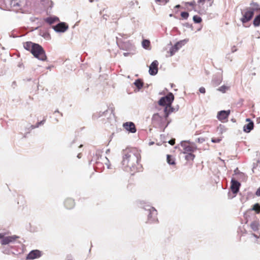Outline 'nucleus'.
<instances>
[{"label":"nucleus","instance_id":"7","mask_svg":"<svg viewBox=\"0 0 260 260\" xmlns=\"http://www.w3.org/2000/svg\"><path fill=\"white\" fill-rule=\"evenodd\" d=\"M158 62L157 60H154L149 67V73L151 75H155L158 72Z\"/></svg>","mask_w":260,"mask_h":260},{"label":"nucleus","instance_id":"46","mask_svg":"<svg viewBox=\"0 0 260 260\" xmlns=\"http://www.w3.org/2000/svg\"><path fill=\"white\" fill-rule=\"evenodd\" d=\"M127 55V53H124V56H126Z\"/></svg>","mask_w":260,"mask_h":260},{"label":"nucleus","instance_id":"47","mask_svg":"<svg viewBox=\"0 0 260 260\" xmlns=\"http://www.w3.org/2000/svg\"><path fill=\"white\" fill-rule=\"evenodd\" d=\"M90 1L91 2H92V0H90Z\"/></svg>","mask_w":260,"mask_h":260},{"label":"nucleus","instance_id":"10","mask_svg":"<svg viewBox=\"0 0 260 260\" xmlns=\"http://www.w3.org/2000/svg\"><path fill=\"white\" fill-rule=\"evenodd\" d=\"M184 153H191L194 151V148L188 142H184L181 144Z\"/></svg>","mask_w":260,"mask_h":260},{"label":"nucleus","instance_id":"8","mask_svg":"<svg viewBox=\"0 0 260 260\" xmlns=\"http://www.w3.org/2000/svg\"><path fill=\"white\" fill-rule=\"evenodd\" d=\"M123 127L129 132L134 133L136 132L135 124L132 122H127L123 124Z\"/></svg>","mask_w":260,"mask_h":260},{"label":"nucleus","instance_id":"12","mask_svg":"<svg viewBox=\"0 0 260 260\" xmlns=\"http://www.w3.org/2000/svg\"><path fill=\"white\" fill-rule=\"evenodd\" d=\"M240 183L234 179L232 180L231 189L234 193H237L239 191Z\"/></svg>","mask_w":260,"mask_h":260},{"label":"nucleus","instance_id":"43","mask_svg":"<svg viewBox=\"0 0 260 260\" xmlns=\"http://www.w3.org/2000/svg\"><path fill=\"white\" fill-rule=\"evenodd\" d=\"M3 237V234H0V239Z\"/></svg>","mask_w":260,"mask_h":260},{"label":"nucleus","instance_id":"24","mask_svg":"<svg viewBox=\"0 0 260 260\" xmlns=\"http://www.w3.org/2000/svg\"><path fill=\"white\" fill-rule=\"evenodd\" d=\"M253 25L258 26L260 25V14L256 16L253 20Z\"/></svg>","mask_w":260,"mask_h":260},{"label":"nucleus","instance_id":"33","mask_svg":"<svg viewBox=\"0 0 260 260\" xmlns=\"http://www.w3.org/2000/svg\"><path fill=\"white\" fill-rule=\"evenodd\" d=\"M187 5H189L190 6L193 7V8L196 6V3L195 1H192L191 2H188L186 3Z\"/></svg>","mask_w":260,"mask_h":260},{"label":"nucleus","instance_id":"4","mask_svg":"<svg viewBox=\"0 0 260 260\" xmlns=\"http://www.w3.org/2000/svg\"><path fill=\"white\" fill-rule=\"evenodd\" d=\"M168 116L169 115H153L152 118V122L159 126L166 127L169 123L168 121Z\"/></svg>","mask_w":260,"mask_h":260},{"label":"nucleus","instance_id":"6","mask_svg":"<svg viewBox=\"0 0 260 260\" xmlns=\"http://www.w3.org/2000/svg\"><path fill=\"white\" fill-rule=\"evenodd\" d=\"M19 237L13 235L10 236L4 237L3 235V237L1 238L2 240L1 241V243L2 245H7L10 243H12L15 242L18 239Z\"/></svg>","mask_w":260,"mask_h":260},{"label":"nucleus","instance_id":"2","mask_svg":"<svg viewBox=\"0 0 260 260\" xmlns=\"http://www.w3.org/2000/svg\"><path fill=\"white\" fill-rule=\"evenodd\" d=\"M23 47L38 59L42 61L46 60L45 52L41 45L31 42H26L23 44Z\"/></svg>","mask_w":260,"mask_h":260},{"label":"nucleus","instance_id":"44","mask_svg":"<svg viewBox=\"0 0 260 260\" xmlns=\"http://www.w3.org/2000/svg\"><path fill=\"white\" fill-rule=\"evenodd\" d=\"M66 260H73V259L70 257H68Z\"/></svg>","mask_w":260,"mask_h":260},{"label":"nucleus","instance_id":"39","mask_svg":"<svg viewBox=\"0 0 260 260\" xmlns=\"http://www.w3.org/2000/svg\"><path fill=\"white\" fill-rule=\"evenodd\" d=\"M220 140L219 139H212V142L213 143H218L219 142Z\"/></svg>","mask_w":260,"mask_h":260},{"label":"nucleus","instance_id":"14","mask_svg":"<svg viewBox=\"0 0 260 260\" xmlns=\"http://www.w3.org/2000/svg\"><path fill=\"white\" fill-rule=\"evenodd\" d=\"M119 46L121 49L127 51L131 49L132 44L129 41L126 42H121L119 44Z\"/></svg>","mask_w":260,"mask_h":260},{"label":"nucleus","instance_id":"17","mask_svg":"<svg viewBox=\"0 0 260 260\" xmlns=\"http://www.w3.org/2000/svg\"><path fill=\"white\" fill-rule=\"evenodd\" d=\"M259 222L257 220L253 221L250 224L251 229L253 231H258L259 230Z\"/></svg>","mask_w":260,"mask_h":260},{"label":"nucleus","instance_id":"1","mask_svg":"<svg viewBox=\"0 0 260 260\" xmlns=\"http://www.w3.org/2000/svg\"><path fill=\"white\" fill-rule=\"evenodd\" d=\"M140 154L135 149H126L122 161V168L127 172H134L136 170V165L140 159Z\"/></svg>","mask_w":260,"mask_h":260},{"label":"nucleus","instance_id":"28","mask_svg":"<svg viewBox=\"0 0 260 260\" xmlns=\"http://www.w3.org/2000/svg\"><path fill=\"white\" fill-rule=\"evenodd\" d=\"M115 110V108L113 105H110L108 107V109L106 110V113L112 114Z\"/></svg>","mask_w":260,"mask_h":260},{"label":"nucleus","instance_id":"35","mask_svg":"<svg viewBox=\"0 0 260 260\" xmlns=\"http://www.w3.org/2000/svg\"><path fill=\"white\" fill-rule=\"evenodd\" d=\"M205 141V139L204 138H199L198 139H197V142L198 143H203V142H204Z\"/></svg>","mask_w":260,"mask_h":260},{"label":"nucleus","instance_id":"29","mask_svg":"<svg viewBox=\"0 0 260 260\" xmlns=\"http://www.w3.org/2000/svg\"><path fill=\"white\" fill-rule=\"evenodd\" d=\"M193 19L194 22L198 23H200L202 21V18L198 15L194 16Z\"/></svg>","mask_w":260,"mask_h":260},{"label":"nucleus","instance_id":"13","mask_svg":"<svg viewBox=\"0 0 260 260\" xmlns=\"http://www.w3.org/2000/svg\"><path fill=\"white\" fill-rule=\"evenodd\" d=\"M248 123L245 124L243 126V130L246 133H249L253 128V122L249 118L246 119Z\"/></svg>","mask_w":260,"mask_h":260},{"label":"nucleus","instance_id":"3","mask_svg":"<svg viewBox=\"0 0 260 260\" xmlns=\"http://www.w3.org/2000/svg\"><path fill=\"white\" fill-rule=\"evenodd\" d=\"M174 99L172 93H169L166 96L162 97L158 101L159 105L165 107L164 112L165 114H171L177 111V109L172 107L171 104Z\"/></svg>","mask_w":260,"mask_h":260},{"label":"nucleus","instance_id":"25","mask_svg":"<svg viewBox=\"0 0 260 260\" xmlns=\"http://www.w3.org/2000/svg\"><path fill=\"white\" fill-rule=\"evenodd\" d=\"M186 43V41L185 40L180 41L177 43L175 44L174 46L176 47V48L179 50L183 45H184Z\"/></svg>","mask_w":260,"mask_h":260},{"label":"nucleus","instance_id":"26","mask_svg":"<svg viewBox=\"0 0 260 260\" xmlns=\"http://www.w3.org/2000/svg\"><path fill=\"white\" fill-rule=\"evenodd\" d=\"M252 210L255 211L256 213H260V205L259 204H255L252 207Z\"/></svg>","mask_w":260,"mask_h":260},{"label":"nucleus","instance_id":"30","mask_svg":"<svg viewBox=\"0 0 260 260\" xmlns=\"http://www.w3.org/2000/svg\"><path fill=\"white\" fill-rule=\"evenodd\" d=\"M229 89V87L223 85V86H222L220 87H219L218 90H219L220 91L224 93V92H225L226 91L228 90Z\"/></svg>","mask_w":260,"mask_h":260},{"label":"nucleus","instance_id":"20","mask_svg":"<svg viewBox=\"0 0 260 260\" xmlns=\"http://www.w3.org/2000/svg\"><path fill=\"white\" fill-rule=\"evenodd\" d=\"M134 84L138 89H141L143 86V82L141 79L136 80Z\"/></svg>","mask_w":260,"mask_h":260},{"label":"nucleus","instance_id":"41","mask_svg":"<svg viewBox=\"0 0 260 260\" xmlns=\"http://www.w3.org/2000/svg\"><path fill=\"white\" fill-rule=\"evenodd\" d=\"M255 194L257 196H260V187L257 189Z\"/></svg>","mask_w":260,"mask_h":260},{"label":"nucleus","instance_id":"22","mask_svg":"<svg viewBox=\"0 0 260 260\" xmlns=\"http://www.w3.org/2000/svg\"><path fill=\"white\" fill-rule=\"evenodd\" d=\"M142 46L145 49H148L150 46V42L148 40H144L142 41Z\"/></svg>","mask_w":260,"mask_h":260},{"label":"nucleus","instance_id":"9","mask_svg":"<svg viewBox=\"0 0 260 260\" xmlns=\"http://www.w3.org/2000/svg\"><path fill=\"white\" fill-rule=\"evenodd\" d=\"M42 255V252L39 250H34L30 251L27 256V259H34L38 258Z\"/></svg>","mask_w":260,"mask_h":260},{"label":"nucleus","instance_id":"21","mask_svg":"<svg viewBox=\"0 0 260 260\" xmlns=\"http://www.w3.org/2000/svg\"><path fill=\"white\" fill-rule=\"evenodd\" d=\"M186 155H185V158L186 160H188V161H190V160H191L192 161L195 157V155L191 153H186Z\"/></svg>","mask_w":260,"mask_h":260},{"label":"nucleus","instance_id":"38","mask_svg":"<svg viewBox=\"0 0 260 260\" xmlns=\"http://www.w3.org/2000/svg\"><path fill=\"white\" fill-rule=\"evenodd\" d=\"M43 121H41L40 122L38 123V124H37V125H36V126H34V125H31V126H30V128H31V129H34V128H36V127H38V126H39V125L43 122Z\"/></svg>","mask_w":260,"mask_h":260},{"label":"nucleus","instance_id":"32","mask_svg":"<svg viewBox=\"0 0 260 260\" xmlns=\"http://www.w3.org/2000/svg\"><path fill=\"white\" fill-rule=\"evenodd\" d=\"M181 17L184 19H187L189 16V14L186 12H183L181 13Z\"/></svg>","mask_w":260,"mask_h":260},{"label":"nucleus","instance_id":"5","mask_svg":"<svg viewBox=\"0 0 260 260\" xmlns=\"http://www.w3.org/2000/svg\"><path fill=\"white\" fill-rule=\"evenodd\" d=\"M254 15V10L251 8H248L243 10L242 12V17L241 18V21L242 23H245L249 21Z\"/></svg>","mask_w":260,"mask_h":260},{"label":"nucleus","instance_id":"45","mask_svg":"<svg viewBox=\"0 0 260 260\" xmlns=\"http://www.w3.org/2000/svg\"><path fill=\"white\" fill-rule=\"evenodd\" d=\"M180 7V5H177V6H176V8H179Z\"/></svg>","mask_w":260,"mask_h":260},{"label":"nucleus","instance_id":"42","mask_svg":"<svg viewBox=\"0 0 260 260\" xmlns=\"http://www.w3.org/2000/svg\"><path fill=\"white\" fill-rule=\"evenodd\" d=\"M252 235H253L254 237H255V238H258V237L256 235H255V234H252Z\"/></svg>","mask_w":260,"mask_h":260},{"label":"nucleus","instance_id":"16","mask_svg":"<svg viewBox=\"0 0 260 260\" xmlns=\"http://www.w3.org/2000/svg\"><path fill=\"white\" fill-rule=\"evenodd\" d=\"M44 21L49 24H54L59 21V18L57 17H49L44 19Z\"/></svg>","mask_w":260,"mask_h":260},{"label":"nucleus","instance_id":"40","mask_svg":"<svg viewBox=\"0 0 260 260\" xmlns=\"http://www.w3.org/2000/svg\"><path fill=\"white\" fill-rule=\"evenodd\" d=\"M152 214H154V215L156 214V210H155L153 209V210H152V211L150 212V214H149V215H152ZM149 216H150V215H149Z\"/></svg>","mask_w":260,"mask_h":260},{"label":"nucleus","instance_id":"19","mask_svg":"<svg viewBox=\"0 0 260 260\" xmlns=\"http://www.w3.org/2000/svg\"><path fill=\"white\" fill-rule=\"evenodd\" d=\"M229 115H217V118L222 122H225L228 121V116Z\"/></svg>","mask_w":260,"mask_h":260},{"label":"nucleus","instance_id":"34","mask_svg":"<svg viewBox=\"0 0 260 260\" xmlns=\"http://www.w3.org/2000/svg\"><path fill=\"white\" fill-rule=\"evenodd\" d=\"M230 110L225 111L222 110L221 111H219L218 112V114H230Z\"/></svg>","mask_w":260,"mask_h":260},{"label":"nucleus","instance_id":"31","mask_svg":"<svg viewBox=\"0 0 260 260\" xmlns=\"http://www.w3.org/2000/svg\"><path fill=\"white\" fill-rule=\"evenodd\" d=\"M156 3L159 4H166L168 2V0H155Z\"/></svg>","mask_w":260,"mask_h":260},{"label":"nucleus","instance_id":"27","mask_svg":"<svg viewBox=\"0 0 260 260\" xmlns=\"http://www.w3.org/2000/svg\"><path fill=\"white\" fill-rule=\"evenodd\" d=\"M178 50L174 46L172 47L169 51L170 56H173Z\"/></svg>","mask_w":260,"mask_h":260},{"label":"nucleus","instance_id":"15","mask_svg":"<svg viewBox=\"0 0 260 260\" xmlns=\"http://www.w3.org/2000/svg\"><path fill=\"white\" fill-rule=\"evenodd\" d=\"M64 205L67 209H71L74 207L75 203L73 199L68 198L64 201Z\"/></svg>","mask_w":260,"mask_h":260},{"label":"nucleus","instance_id":"18","mask_svg":"<svg viewBox=\"0 0 260 260\" xmlns=\"http://www.w3.org/2000/svg\"><path fill=\"white\" fill-rule=\"evenodd\" d=\"M208 3L209 6H211L213 3L214 0H198L197 3L199 7L203 6L205 2Z\"/></svg>","mask_w":260,"mask_h":260},{"label":"nucleus","instance_id":"36","mask_svg":"<svg viewBox=\"0 0 260 260\" xmlns=\"http://www.w3.org/2000/svg\"><path fill=\"white\" fill-rule=\"evenodd\" d=\"M169 143L171 145H174L175 144V139H172L169 141Z\"/></svg>","mask_w":260,"mask_h":260},{"label":"nucleus","instance_id":"11","mask_svg":"<svg viewBox=\"0 0 260 260\" xmlns=\"http://www.w3.org/2000/svg\"><path fill=\"white\" fill-rule=\"evenodd\" d=\"M53 28L57 32H64L68 28V26L64 22H60L53 26Z\"/></svg>","mask_w":260,"mask_h":260},{"label":"nucleus","instance_id":"23","mask_svg":"<svg viewBox=\"0 0 260 260\" xmlns=\"http://www.w3.org/2000/svg\"><path fill=\"white\" fill-rule=\"evenodd\" d=\"M167 162L168 164H169L170 165H175V159L172 157V156H171V155H169V154L167 155Z\"/></svg>","mask_w":260,"mask_h":260},{"label":"nucleus","instance_id":"37","mask_svg":"<svg viewBox=\"0 0 260 260\" xmlns=\"http://www.w3.org/2000/svg\"><path fill=\"white\" fill-rule=\"evenodd\" d=\"M199 91L202 93H205L206 92V89L204 87H201L199 89Z\"/></svg>","mask_w":260,"mask_h":260}]
</instances>
